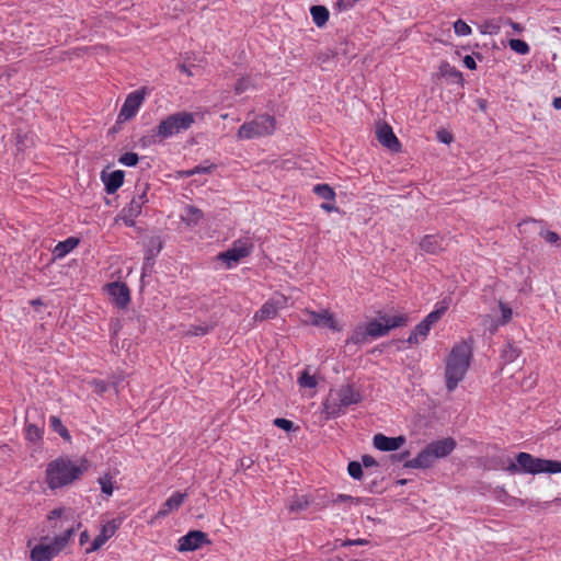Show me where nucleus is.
Here are the masks:
<instances>
[{
	"instance_id": "obj_25",
	"label": "nucleus",
	"mask_w": 561,
	"mask_h": 561,
	"mask_svg": "<svg viewBox=\"0 0 561 561\" xmlns=\"http://www.w3.org/2000/svg\"><path fill=\"white\" fill-rule=\"evenodd\" d=\"M73 512L71 508L66 507H58L53 510L48 516L47 519L49 523L57 524V523H73Z\"/></svg>"
},
{
	"instance_id": "obj_18",
	"label": "nucleus",
	"mask_w": 561,
	"mask_h": 561,
	"mask_svg": "<svg viewBox=\"0 0 561 561\" xmlns=\"http://www.w3.org/2000/svg\"><path fill=\"white\" fill-rule=\"evenodd\" d=\"M457 443L453 437H446L432 442L426 446L435 460L445 458L450 455L456 448Z\"/></svg>"
},
{
	"instance_id": "obj_21",
	"label": "nucleus",
	"mask_w": 561,
	"mask_h": 561,
	"mask_svg": "<svg viewBox=\"0 0 561 561\" xmlns=\"http://www.w3.org/2000/svg\"><path fill=\"white\" fill-rule=\"evenodd\" d=\"M187 494L185 492L173 493L158 511L157 516H165L176 511L185 501Z\"/></svg>"
},
{
	"instance_id": "obj_33",
	"label": "nucleus",
	"mask_w": 561,
	"mask_h": 561,
	"mask_svg": "<svg viewBox=\"0 0 561 561\" xmlns=\"http://www.w3.org/2000/svg\"><path fill=\"white\" fill-rule=\"evenodd\" d=\"M49 421L53 430L57 432L65 440L70 442L71 436L66 426L62 424L61 420L58 416H51Z\"/></svg>"
},
{
	"instance_id": "obj_23",
	"label": "nucleus",
	"mask_w": 561,
	"mask_h": 561,
	"mask_svg": "<svg viewBox=\"0 0 561 561\" xmlns=\"http://www.w3.org/2000/svg\"><path fill=\"white\" fill-rule=\"evenodd\" d=\"M435 459L430 453V450L425 447L421 450L417 456L405 462V467L408 468H421L426 469L431 468L435 463Z\"/></svg>"
},
{
	"instance_id": "obj_9",
	"label": "nucleus",
	"mask_w": 561,
	"mask_h": 561,
	"mask_svg": "<svg viewBox=\"0 0 561 561\" xmlns=\"http://www.w3.org/2000/svg\"><path fill=\"white\" fill-rule=\"evenodd\" d=\"M447 309L448 302L444 300L436 310L430 312L425 319L414 328L408 339V342L411 344H419L421 341H424L427 337L432 327L440 320Z\"/></svg>"
},
{
	"instance_id": "obj_2",
	"label": "nucleus",
	"mask_w": 561,
	"mask_h": 561,
	"mask_svg": "<svg viewBox=\"0 0 561 561\" xmlns=\"http://www.w3.org/2000/svg\"><path fill=\"white\" fill-rule=\"evenodd\" d=\"M88 469L89 461L85 458H57L47 465L46 483L51 490L66 486L78 480Z\"/></svg>"
},
{
	"instance_id": "obj_62",
	"label": "nucleus",
	"mask_w": 561,
	"mask_h": 561,
	"mask_svg": "<svg viewBox=\"0 0 561 561\" xmlns=\"http://www.w3.org/2000/svg\"><path fill=\"white\" fill-rule=\"evenodd\" d=\"M181 71L185 72L186 75L191 76V71L186 68V66L181 65Z\"/></svg>"
},
{
	"instance_id": "obj_20",
	"label": "nucleus",
	"mask_w": 561,
	"mask_h": 561,
	"mask_svg": "<svg viewBox=\"0 0 561 561\" xmlns=\"http://www.w3.org/2000/svg\"><path fill=\"white\" fill-rule=\"evenodd\" d=\"M124 171L116 170L111 173H102V181L104 182L106 193L114 194L124 183Z\"/></svg>"
},
{
	"instance_id": "obj_37",
	"label": "nucleus",
	"mask_w": 561,
	"mask_h": 561,
	"mask_svg": "<svg viewBox=\"0 0 561 561\" xmlns=\"http://www.w3.org/2000/svg\"><path fill=\"white\" fill-rule=\"evenodd\" d=\"M454 31L458 36H468L472 32L471 27L460 19L454 23Z\"/></svg>"
},
{
	"instance_id": "obj_32",
	"label": "nucleus",
	"mask_w": 561,
	"mask_h": 561,
	"mask_svg": "<svg viewBox=\"0 0 561 561\" xmlns=\"http://www.w3.org/2000/svg\"><path fill=\"white\" fill-rule=\"evenodd\" d=\"M25 438L27 442L37 444L43 438V431L35 424H27L25 427Z\"/></svg>"
},
{
	"instance_id": "obj_34",
	"label": "nucleus",
	"mask_w": 561,
	"mask_h": 561,
	"mask_svg": "<svg viewBox=\"0 0 561 561\" xmlns=\"http://www.w3.org/2000/svg\"><path fill=\"white\" fill-rule=\"evenodd\" d=\"M98 482L101 486V491L105 495L111 496L113 494V491H114L113 478L110 473H105V474L101 476L98 479Z\"/></svg>"
},
{
	"instance_id": "obj_22",
	"label": "nucleus",
	"mask_w": 561,
	"mask_h": 561,
	"mask_svg": "<svg viewBox=\"0 0 561 561\" xmlns=\"http://www.w3.org/2000/svg\"><path fill=\"white\" fill-rule=\"evenodd\" d=\"M445 245V240L439 236H425L420 242L421 249L432 254L442 252Z\"/></svg>"
},
{
	"instance_id": "obj_27",
	"label": "nucleus",
	"mask_w": 561,
	"mask_h": 561,
	"mask_svg": "<svg viewBox=\"0 0 561 561\" xmlns=\"http://www.w3.org/2000/svg\"><path fill=\"white\" fill-rule=\"evenodd\" d=\"M310 14L313 23L318 27H323L329 21L330 12L324 5H312L310 8Z\"/></svg>"
},
{
	"instance_id": "obj_46",
	"label": "nucleus",
	"mask_w": 561,
	"mask_h": 561,
	"mask_svg": "<svg viewBox=\"0 0 561 561\" xmlns=\"http://www.w3.org/2000/svg\"><path fill=\"white\" fill-rule=\"evenodd\" d=\"M482 322L484 325L489 327L491 333H494L501 324V322L493 320L488 314L482 317Z\"/></svg>"
},
{
	"instance_id": "obj_60",
	"label": "nucleus",
	"mask_w": 561,
	"mask_h": 561,
	"mask_svg": "<svg viewBox=\"0 0 561 561\" xmlns=\"http://www.w3.org/2000/svg\"><path fill=\"white\" fill-rule=\"evenodd\" d=\"M478 105L481 111L484 112L486 110V101L485 100H478Z\"/></svg>"
},
{
	"instance_id": "obj_29",
	"label": "nucleus",
	"mask_w": 561,
	"mask_h": 561,
	"mask_svg": "<svg viewBox=\"0 0 561 561\" xmlns=\"http://www.w3.org/2000/svg\"><path fill=\"white\" fill-rule=\"evenodd\" d=\"M79 243V240L76 238H69L66 241L59 242L54 249V256L56 259L64 257L69 252H71Z\"/></svg>"
},
{
	"instance_id": "obj_52",
	"label": "nucleus",
	"mask_w": 561,
	"mask_h": 561,
	"mask_svg": "<svg viewBox=\"0 0 561 561\" xmlns=\"http://www.w3.org/2000/svg\"><path fill=\"white\" fill-rule=\"evenodd\" d=\"M463 64H465V66H466L467 68H469V69H471V70H473V69H476V68H477V65H476L474 59H473L471 56H469V55H467V56L463 58Z\"/></svg>"
},
{
	"instance_id": "obj_38",
	"label": "nucleus",
	"mask_w": 561,
	"mask_h": 561,
	"mask_svg": "<svg viewBox=\"0 0 561 561\" xmlns=\"http://www.w3.org/2000/svg\"><path fill=\"white\" fill-rule=\"evenodd\" d=\"M139 157L135 152H126L119 159L118 162L126 167H134L138 163Z\"/></svg>"
},
{
	"instance_id": "obj_30",
	"label": "nucleus",
	"mask_w": 561,
	"mask_h": 561,
	"mask_svg": "<svg viewBox=\"0 0 561 561\" xmlns=\"http://www.w3.org/2000/svg\"><path fill=\"white\" fill-rule=\"evenodd\" d=\"M297 382L299 387L304 389H316L319 383L318 377L316 375H311L308 369L301 373Z\"/></svg>"
},
{
	"instance_id": "obj_28",
	"label": "nucleus",
	"mask_w": 561,
	"mask_h": 561,
	"mask_svg": "<svg viewBox=\"0 0 561 561\" xmlns=\"http://www.w3.org/2000/svg\"><path fill=\"white\" fill-rule=\"evenodd\" d=\"M256 89L255 80L251 77H241L238 79L234 85V93L242 95L245 93L253 92Z\"/></svg>"
},
{
	"instance_id": "obj_4",
	"label": "nucleus",
	"mask_w": 561,
	"mask_h": 561,
	"mask_svg": "<svg viewBox=\"0 0 561 561\" xmlns=\"http://www.w3.org/2000/svg\"><path fill=\"white\" fill-rule=\"evenodd\" d=\"M407 319L403 316L382 317L381 320H370L367 323L357 324L347 339L346 343L360 345L366 343L369 339H377L387 335L393 328L404 324Z\"/></svg>"
},
{
	"instance_id": "obj_16",
	"label": "nucleus",
	"mask_w": 561,
	"mask_h": 561,
	"mask_svg": "<svg viewBox=\"0 0 561 561\" xmlns=\"http://www.w3.org/2000/svg\"><path fill=\"white\" fill-rule=\"evenodd\" d=\"M112 302L119 308H125L130 301V291L125 283L113 282L104 287Z\"/></svg>"
},
{
	"instance_id": "obj_3",
	"label": "nucleus",
	"mask_w": 561,
	"mask_h": 561,
	"mask_svg": "<svg viewBox=\"0 0 561 561\" xmlns=\"http://www.w3.org/2000/svg\"><path fill=\"white\" fill-rule=\"evenodd\" d=\"M195 123V114L190 112H176L168 115L159 124L145 135L140 142L144 147L161 144L184 130H187Z\"/></svg>"
},
{
	"instance_id": "obj_24",
	"label": "nucleus",
	"mask_w": 561,
	"mask_h": 561,
	"mask_svg": "<svg viewBox=\"0 0 561 561\" xmlns=\"http://www.w3.org/2000/svg\"><path fill=\"white\" fill-rule=\"evenodd\" d=\"M204 219V213L193 205H187L183 209V214L181 215V220L186 224L187 227L192 228Z\"/></svg>"
},
{
	"instance_id": "obj_1",
	"label": "nucleus",
	"mask_w": 561,
	"mask_h": 561,
	"mask_svg": "<svg viewBox=\"0 0 561 561\" xmlns=\"http://www.w3.org/2000/svg\"><path fill=\"white\" fill-rule=\"evenodd\" d=\"M472 359V341L460 340L455 343L444 360V381L449 392L456 390L470 368Z\"/></svg>"
},
{
	"instance_id": "obj_36",
	"label": "nucleus",
	"mask_w": 561,
	"mask_h": 561,
	"mask_svg": "<svg viewBox=\"0 0 561 561\" xmlns=\"http://www.w3.org/2000/svg\"><path fill=\"white\" fill-rule=\"evenodd\" d=\"M508 45H510L511 49L517 54L526 55L529 53L528 44L522 39L512 38V39H510Z\"/></svg>"
},
{
	"instance_id": "obj_43",
	"label": "nucleus",
	"mask_w": 561,
	"mask_h": 561,
	"mask_svg": "<svg viewBox=\"0 0 561 561\" xmlns=\"http://www.w3.org/2000/svg\"><path fill=\"white\" fill-rule=\"evenodd\" d=\"M308 504H309L308 499L305 496H300L290 503L289 508H290V511H300V510L307 507Z\"/></svg>"
},
{
	"instance_id": "obj_13",
	"label": "nucleus",
	"mask_w": 561,
	"mask_h": 561,
	"mask_svg": "<svg viewBox=\"0 0 561 561\" xmlns=\"http://www.w3.org/2000/svg\"><path fill=\"white\" fill-rule=\"evenodd\" d=\"M146 94H147L146 88H141L137 91L129 93L126 96L125 102L119 111L118 119L121 122L131 119L138 112L142 102L145 101Z\"/></svg>"
},
{
	"instance_id": "obj_19",
	"label": "nucleus",
	"mask_w": 561,
	"mask_h": 561,
	"mask_svg": "<svg viewBox=\"0 0 561 561\" xmlns=\"http://www.w3.org/2000/svg\"><path fill=\"white\" fill-rule=\"evenodd\" d=\"M404 436L387 437L383 434H377L374 437V446L382 451L398 450L404 445Z\"/></svg>"
},
{
	"instance_id": "obj_8",
	"label": "nucleus",
	"mask_w": 561,
	"mask_h": 561,
	"mask_svg": "<svg viewBox=\"0 0 561 561\" xmlns=\"http://www.w3.org/2000/svg\"><path fill=\"white\" fill-rule=\"evenodd\" d=\"M516 461L520 466L522 471L537 474V473H561V461L541 459L533 457L527 453H519Z\"/></svg>"
},
{
	"instance_id": "obj_64",
	"label": "nucleus",
	"mask_w": 561,
	"mask_h": 561,
	"mask_svg": "<svg viewBox=\"0 0 561 561\" xmlns=\"http://www.w3.org/2000/svg\"><path fill=\"white\" fill-rule=\"evenodd\" d=\"M227 117H228V114H224V115H221V118H222V119H226Z\"/></svg>"
},
{
	"instance_id": "obj_50",
	"label": "nucleus",
	"mask_w": 561,
	"mask_h": 561,
	"mask_svg": "<svg viewBox=\"0 0 561 561\" xmlns=\"http://www.w3.org/2000/svg\"><path fill=\"white\" fill-rule=\"evenodd\" d=\"M547 242L554 243L559 240V236L553 231H545L541 233Z\"/></svg>"
},
{
	"instance_id": "obj_41",
	"label": "nucleus",
	"mask_w": 561,
	"mask_h": 561,
	"mask_svg": "<svg viewBox=\"0 0 561 561\" xmlns=\"http://www.w3.org/2000/svg\"><path fill=\"white\" fill-rule=\"evenodd\" d=\"M480 28L483 34H496L500 31V25L494 21H485Z\"/></svg>"
},
{
	"instance_id": "obj_53",
	"label": "nucleus",
	"mask_w": 561,
	"mask_h": 561,
	"mask_svg": "<svg viewBox=\"0 0 561 561\" xmlns=\"http://www.w3.org/2000/svg\"><path fill=\"white\" fill-rule=\"evenodd\" d=\"M362 461L365 467H371L377 463L376 460L371 456H368V455L363 456Z\"/></svg>"
},
{
	"instance_id": "obj_15",
	"label": "nucleus",
	"mask_w": 561,
	"mask_h": 561,
	"mask_svg": "<svg viewBox=\"0 0 561 561\" xmlns=\"http://www.w3.org/2000/svg\"><path fill=\"white\" fill-rule=\"evenodd\" d=\"M375 133L382 147L392 152H399L401 150V144L388 123L377 122Z\"/></svg>"
},
{
	"instance_id": "obj_12",
	"label": "nucleus",
	"mask_w": 561,
	"mask_h": 561,
	"mask_svg": "<svg viewBox=\"0 0 561 561\" xmlns=\"http://www.w3.org/2000/svg\"><path fill=\"white\" fill-rule=\"evenodd\" d=\"M308 316V323L318 328H327L333 332H341L342 325L339 323L336 317L328 309L321 311L305 310Z\"/></svg>"
},
{
	"instance_id": "obj_31",
	"label": "nucleus",
	"mask_w": 561,
	"mask_h": 561,
	"mask_svg": "<svg viewBox=\"0 0 561 561\" xmlns=\"http://www.w3.org/2000/svg\"><path fill=\"white\" fill-rule=\"evenodd\" d=\"M313 193L329 202H334L336 196L334 190L328 184H317L313 187Z\"/></svg>"
},
{
	"instance_id": "obj_63",
	"label": "nucleus",
	"mask_w": 561,
	"mask_h": 561,
	"mask_svg": "<svg viewBox=\"0 0 561 561\" xmlns=\"http://www.w3.org/2000/svg\"><path fill=\"white\" fill-rule=\"evenodd\" d=\"M32 305L38 306V305H41V300H33Z\"/></svg>"
},
{
	"instance_id": "obj_26",
	"label": "nucleus",
	"mask_w": 561,
	"mask_h": 561,
	"mask_svg": "<svg viewBox=\"0 0 561 561\" xmlns=\"http://www.w3.org/2000/svg\"><path fill=\"white\" fill-rule=\"evenodd\" d=\"M116 528H101V533L95 536L91 545L85 549L87 553L94 552L102 548L105 542L115 535Z\"/></svg>"
},
{
	"instance_id": "obj_44",
	"label": "nucleus",
	"mask_w": 561,
	"mask_h": 561,
	"mask_svg": "<svg viewBox=\"0 0 561 561\" xmlns=\"http://www.w3.org/2000/svg\"><path fill=\"white\" fill-rule=\"evenodd\" d=\"M500 310L502 313L501 324L510 322L512 319V309L507 305L500 302Z\"/></svg>"
},
{
	"instance_id": "obj_61",
	"label": "nucleus",
	"mask_w": 561,
	"mask_h": 561,
	"mask_svg": "<svg viewBox=\"0 0 561 561\" xmlns=\"http://www.w3.org/2000/svg\"><path fill=\"white\" fill-rule=\"evenodd\" d=\"M321 561H344V559L339 556H335V557H331V558H328V559H324Z\"/></svg>"
},
{
	"instance_id": "obj_55",
	"label": "nucleus",
	"mask_w": 561,
	"mask_h": 561,
	"mask_svg": "<svg viewBox=\"0 0 561 561\" xmlns=\"http://www.w3.org/2000/svg\"><path fill=\"white\" fill-rule=\"evenodd\" d=\"M508 24L517 33H522L524 31V26L522 24H519V23H516V22H514L512 20H508Z\"/></svg>"
},
{
	"instance_id": "obj_11",
	"label": "nucleus",
	"mask_w": 561,
	"mask_h": 561,
	"mask_svg": "<svg viewBox=\"0 0 561 561\" xmlns=\"http://www.w3.org/2000/svg\"><path fill=\"white\" fill-rule=\"evenodd\" d=\"M288 297L283 294H275L266 300L262 307L254 313V321L263 322L277 317L279 310L287 306Z\"/></svg>"
},
{
	"instance_id": "obj_51",
	"label": "nucleus",
	"mask_w": 561,
	"mask_h": 561,
	"mask_svg": "<svg viewBox=\"0 0 561 561\" xmlns=\"http://www.w3.org/2000/svg\"><path fill=\"white\" fill-rule=\"evenodd\" d=\"M208 169L207 168H194L192 170H187V171H183L181 172V175L183 176H192L196 173H201V172H206Z\"/></svg>"
},
{
	"instance_id": "obj_17",
	"label": "nucleus",
	"mask_w": 561,
	"mask_h": 561,
	"mask_svg": "<svg viewBox=\"0 0 561 561\" xmlns=\"http://www.w3.org/2000/svg\"><path fill=\"white\" fill-rule=\"evenodd\" d=\"M251 245L238 241L234 242L230 249L220 253L218 259L227 263V266L230 267L233 263L247 257L251 253Z\"/></svg>"
},
{
	"instance_id": "obj_42",
	"label": "nucleus",
	"mask_w": 561,
	"mask_h": 561,
	"mask_svg": "<svg viewBox=\"0 0 561 561\" xmlns=\"http://www.w3.org/2000/svg\"><path fill=\"white\" fill-rule=\"evenodd\" d=\"M347 470L350 476L354 479H360L363 476L362 465L357 461L350 462Z\"/></svg>"
},
{
	"instance_id": "obj_45",
	"label": "nucleus",
	"mask_w": 561,
	"mask_h": 561,
	"mask_svg": "<svg viewBox=\"0 0 561 561\" xmlns=\"http://www.w3.org/2000/svg\"><path fill=\"white\" fill-rule=\"evenodd\" d=\"M274 424L286 432H289L294 428V423L291 421L282 417L275 419Z\"/></svg>"
},
{
	"instance_id": "obj_48",
	"label": "nucleus",
	"mask_w": 561,
	"mask_h": 561,
	"mask_svg": "<svg viewBox=\"0 0 561 561\" xmlns=\"http://www.w3.org/2000/svg\"><path fill=\"white\" fill-rule=\"evenodd\" d=\"M90 386L93 388V390L98 393H103L106 391L107 386L103 380L94 379L90 382Z\"/></svg>"
},
{
	"instance_id": "obj_5",
	"label": "nucleus",
	"mask_w": 561,
	"mask_h": 561,
	"mask_svg": "<svg viewBox=\"0 0 561 561\" xmlns=\"http://www.w3.org/2000/svg\"><path fill=\"white\" fill-rule=\"evenodd\" d=\"M73 528H69L65 534L56 536H41L38 539H28L30 559L32 561H51L67 546Z\"/></svg>"
},
{
	"instance_id": "obj_39",
	"label": "nucleus",
	"mask_w": 561,
	"mask_h": 561,
	"mask_svg": "<svg viewBox=\"0 0 561 561\" xmlns=\"http://www.w3.org/2000/svg\"><path fill=\"white\" fill-rule=\"evenodd\" d=\"M368 543H369V541L367 539H364V538L347 539V540L336 539L335 540V547H337V546H340V547H350V546H354V545L364 546V545H368Z\"/></svg>"
},
{
	"instance_id": "obj_40",
	"label": "nucleus",
	"mask_w": 561,
	"mask_h": 561,
	"mask_svg": "<svg viewBox=\"0 0 561 561\" xmlns=\"http://www.w3.org/2000/svg\"><path fill=\"white\" fill-rule=\"evenodd\" d=\"M519 357V351L517 347L513 345H507L506 348L503 351V358L506 362H514Z\"/></svg>"
},
{
	"instance_id": "obj_10",
	"label": "nucleus",
	"mask_w": 561,
	"mask_h": 561,
	"mask_svg": "<svg viewBox=\"0 0 561 561\" xmlns=\"http://www.w3.org/2000/svg\"><path fill=\"white\" fill-rule=\"evenodd\" d=\"M148 184H145L138 190V194L134 196L125 208L121 211L119 219H122L126 226H135V219L141 214L142 206L148 203Z\"/></svg>"
},
{
	"instance_id": "obj_7",
	"label": "nucleus",
	"mask_w": 561,
	"mask_h": 561,
	"mask_svg": "<svg viewBox=\"0 0 561 561\" xmlns=\"http://www.w3.org/2000/svg\"><path fill=\"white\" fill-rule=\"evenodd\" d=\"M276 129V119L268 114L255 116L252 121L243 123L237 131L238 140H250L254 138L267 137L274 134Z\"/></svg>"
},
{
	"instance_id": "obj_57",
	"label": "nucleus",
	"mask_w": 561,
	"mask_h": 561,
	"mask_svg": "<svg viewBox=\"0 0 561 561\" xmlns=\"http://www.w3.org/2000/svg\"><path fill=\"white\" fill-rule=\"evenodd\" d=\"M507 470H508L510 472H512V473H516V472L522 471L520 466L518 465V462H516V463H515V462L510 463V466L507 467Z\"/></svg>"
},
{
	"instance_id": "obj_56",
	"label": "nucleus",
	"mask_w": 561,
	"mask_h": 561,
	"mask_svg": "<svg viewBox=\"0 0 561 561\" xmlns=\"http://www.w3.org/2000/svg\"><path fill=\"white\" fill-rule=\"evenodd\" d=\"M253 463H254V461L251 458H248V457L242 458L241 461H240V465L243 468H250Z\"/></svg>"
},
{
	"instance_id": "obj_35",
	"label": "nucleus",
	"mask_w": 561,
	"mask_h": 561,
	"mask_svg": "<svg viewBox=\"0 0 561 561\" xmlns=\"http://www.w3.org/2000/svg\"><path fill=\"white\" fill-rule=\"evenodd\" d=\"M438 73L442 77H450V78H460L461 77L460 72L455 67H453L451 65H449L446 61H444L439 65Z\"/></svg>"
},
{
	"instance_id": "obj_47",
	"label": "nucleus",
	"mask_w": 561,
	"mask_h": 561,
	"mask_svg": "<svg viewBox=\"0 0 561 561\" xmlns=\"http://www.w3.org/2000/svg\"><path fill=\"white\" fill-rule=\"evenodd\" d=\"M437 139L443 144L449 145L453 141L454 137L451 133H449L448 130L440 129L437 131Z\"/></svg>"
},
{
	"instance_id": "obj_6",
	"label": "nucleus",
	"mask_w": 561,
	"mask_h": 561,
	"mask_svg": "<svg viewBox=\"0 0 561 561\" xmlns=\"http://www.w3.org/2000/svg\"><path fill=\"white\" fill-rule=\"evenodd\" d=\"M362 401V394L351 385H342L336 389L330 390L328 398L323 402L322 413L325 419L337 417L345 408L357 404Z\"/></svg>"
},
{
	"instance_id": "obj_54",
	"label": "nucleus",
	"mask_w": 561,
	"mask_h": 561,
	"mask_svg": "<svg viewBox=\"0 0 561 561\" xmlns=\"http://www.w3.org/2000/svg\"><path fill=\"white\" fill-rule=\"evenodd\" d=\"M321 208H322L323 210L328 211V213H332V211H336V210H337V208H336V206L333 204V202H331V203H323V204L321 205Z\"/></svg>"
},
{
	"instance_id": "obj_14",
	"label": "nucleus",
	"mask_w": 561,
	"mask_h": 561,
	"mask_svg": "<svg viewBox=\"0 0 561 561\" xmlns=\"http://www.w3.org/2000/svg\"><path fill=\"white\" fill-rule=\"evenodd\" d=\"M207 535L201 530H191L178 540L176 550L179 552L195 551L209 545Z\"/></svg>"
},
{
	"instance_id": "obj_49",
	"label": "nucleus",
	"mask_w": 561,
	"mask_h": 561,
	"mask_svg": "<svg viewBox=\"0 0 561 561\" xmlns=\"http://www.w3.org/2000/svg\"><path fill=\"white\" fill-rule=\"evenodd\" d=\"M209 331V328L208 327H203V325H198V327H194L192 328V330L190 331V333L192 335H196V336H201V335H205L207 334Z\"/></svg>"
},
{
	"instance_id": "obj_58",
	"label": "nucleus",
	"mask_w": 561,
	"mask_h": 561,
	"mask_svg": "<svg viewBox=\"0 0 561 561\" xmlns=\"http://www.w3.org/2000/svg\"><path fill=\"white\" fill-rule=\"evenodd\" d=\"M90 539V536H89V531L85 529L83 533H81L80 535V545H84L85 542H88Z\"/></svg>"
},
{
	"instance_id": "obj_59",
	"label": "nucleus",
	"mask_w": 561,
	"mask_h": 561,
	"mask_svg": "<svg viewBox=\"0 0 561 561\" xmlns=\"http://www.w3.org/2000/svg\"><path fill=\"white\" fill-rule=\"evenodd\" d=\"M553 106L556 110H561V98H556L553 100Z\"/></svg>"
}]
</instances>
